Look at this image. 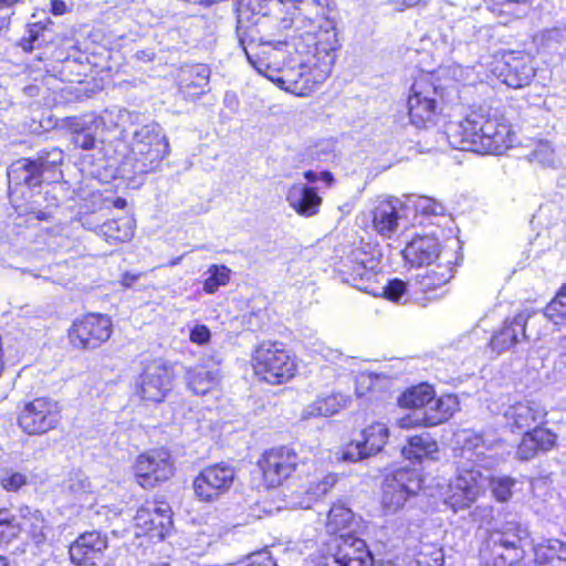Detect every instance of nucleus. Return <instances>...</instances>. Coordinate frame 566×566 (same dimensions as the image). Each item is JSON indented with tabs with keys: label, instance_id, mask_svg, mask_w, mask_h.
I'll list each match as a JSON object with an SVG mask.
<instances>
[{
	"label": "nucleus",
	"instance_id": "obj_54",
	"mask_svg": "<svg viewBox=\"0 0 566 566\" xmlns=\"http://www.w3.org/2000/svg\"><path fill=\"white\" fill-rule=\"evenodd\" d=\"M36 40H38V33H36V32H34V30H33V29H31V30L29 31V36H28V38H24V39L22 40V48H23L25 51H31V50L33 49L32 43H33L34 41H36Z\"/></svg>",
	"mask_w": 566,
	"mask_h": 566
},
{
	"label": "nucleus",
	"instance_id": "obj_64",
	"mask_svg": "<svg viewBox=\"0 0 566 566\" xmlns=\"http://www.w3.org/2000/svg\"><path fill=\"white\" fill-rule=\"evenodd\" d=\"M151 566H170L169 564H166V563H161V564H158V565H151Z\"/></svg>",
	"mask_w": 566,
	"mask_h": 566
},
{
	"label": "nucleus",
	"instance_id": "obj_20",
	"mask_svg": "<svg viewBox=\"0 0 566 566\" xmlns=\"http://www.w3.org/2000/svg\"><path fill=\"white\" fill-rule=\"evenodd\" d=\"M7 175L10 197H13L23 186L32 188L43 181V174L35 159L21 158L15 160L8 168Z\"/></svg>",
	"mask_w": 566,
	"mask_h": 566
},
{
	"label": "nucleus",
	"instance_id": "obj_43",
	"mask_svg": "<svg viewBox=\"0 0 566 566\" xmlns=\"http://www.w3.org/2000/svg\"><path fill=\"white\" fill-rule=\"evenodd\" d=\"M554 150L548 142L539 140L534 149L527 155L528 160L541 165H548L553 161Z\"/></svg>",
	"mask_w": 566,
	"mask_h": 566
},
{
	"label": "nucleus",
	"instance_id": "obj_27",
	"mask_svg": "<svg viewBox=\"0 0 566 566\" xmlns=\"http://www.w3.org/2000/svg\"><path fill=\"white\" fill-rule=\"evenodd\" d=\"M527 319V314L520 313L512 321H505L503 327L496 332L490 340L492 350L500 354L517 344L520 342V337L525 338V326Z\"/></svg>",
	"mask_w": 566,
	"mask_h": 566
},
{
	"label": "nucleus",
	"instance_id": "obj_40",
	"mask_svg": "<svg viewBox=\"0 0 566 566\" xmlns=\"http://www.w3.org/2000/svg\"><path fill=\"white\" fill-rule=\"evenodd\" d=\"M209 276L205 280L203 290L207 293H214L220 286L228 284L230 270L226 265L213 264L208 270Z\"/></svg>",
	"mask_w": 566,
	"mask_h": 566
},
{
	"label": "nucleus",
	"instance_id": "obj_35",
	"mask_svg": "<svg viewBox=\"0 0 566 566\" xmlns=\"http://www.w3.org/2000/svg\"><path fill=\"white\" fill-rule=\"evenodd\" d=\"M436 392L432 386L428 384H420L407 389L398 399L401 408L413 409L423 411L427 409L430 400H432Z\"/></svg>",
	"mask_w": 566,
	"mask_h": 566
},
{
	"label": "nucleus",
	"instance_id": "obj_10",
	"mask_svg": "<svg viewBox=\"0 0 566 566\" xmlns=\"http://www.w3.org/2000/svg\"><path fill=\"white\" fill-rule=\"evenodd\" d=\"M300 459L293 449L281 447L266 451L258 461L266 488L283 483L296 470Z\"/></svg>",
	"mask_w": 566,
	"mask_h": 566
},
{
	"label": "nucleus",
	"instance_id": "obj_16",
	"mask_svg": "<svg viewBox=\"0 0 566 566\" xmlns=\"http://www.w3.org/2000/svg\"><path fill=\"white\" fill-rule=\"evenodd\" d=\"M135 524L151 537L164 538L171 526V511L166 503H147L135 515Z\"/></svg>",
	"mask_w": 566,
	"mask_h": 566
},
{
	"label": "nucleus",
	"instance_id": "obj_31",
	"mask_svg": "<svg viewBox=\"0 0 566 566\" xmlns=\"http://www.w3.org/2000/svg\"><path fill=\"white\" fill-rule=\"evenodd\" d=\"M537 566H566V543L557 538L542 539L534 545Z\"/></svg>",
	"mask_w": 566,
	"mask_h": 566
},
{
	"label": "nucleus",
	"instance_id": "obj_6",
	"mask_svg": "<svg viewBox=\"0 0 566 566\" xmlns=\"http://www.w3.org/2000/svg\"><path fill=\"white\" fill-rule=\"evenodd\" d=\"M61 420L60 403L48 397L35 398L21 409L18 423L28 434H43L57 427Z\"/></svg>",
	"mask_w": 566,
	"mask_h": 566
},
{
	"label": "nucleus",
	"instance_id": "obj_53",
	"mask_svg": "<svg viewBox=\"0 0 566 566\" xmlns=\"http://www.w3.org/2000/svg\"><path fill=\"white\" fill-rule=\"evenodd\" d=\"M69 9V6L62 0L52 1V13L55 15L64 14Z\"/></svg>",
	"mask_w": 566,
	"mask_h": 566
},
{
	"label": "nucleus",
	"instance_id": "obj_15",
	"mask_svg": "<svg viewBox=\"0 0 566 566\" xmlns=\"http://www.w3.org/2000/svg\"><path fill=\"white\" fill-rule=\"evenodd\" d=\"M388 428L381 422H375L360 432V439L352 441L343 453L346 461L356 462L379 452L387 443Z\"/></svg>",
	"mask_w": 566,
	"mask_h": 566
},
{
	"label": "nucleus",
	"instance_id": "obj_28",
	"mask_svg": "<svg viewBox=\"0 0 566 566\" xmlns=\"http://www.w3.org/2000/svg\"><path fill=\"white\" fill-rule=\"evenodd\" d=\"M407 472L399 471L384 483L382 506L388 513H394L403 506L415 491L405 483Z\"/></svg>",
	"mask_w": 566,
	"mask_h": 566
},
{
	"label": "nucleus",
	"instance_id": "obj_32",
	"mask_svg": "<svg viewBox=\"0 0 566 566\" xmlns=\"http://www.w3.org/2000/svg\"><path fill=\"white\" fill-rule=\"evenodd\" d=\"M220 379L221 373L219 368L207 370L202 367H197L189 368L186 371L187 385L196 395H205L217 388Z\"/></svg>",
	"mask_w": 566,
	"mask_h": 566
},
{
	"label": "nucleus",
	"instance_id": "obj_8",
	"mask_svg": "<svg viewBox=\"0 0 566 566\" xmlns=\"http://www.w3.org/2000/svg\"><path fill=\"white\" fill-rule=\"evenodd\" d=\"M235 478V469L224 462L206 467L193 480L195 494L202 502L217 501L230 491Z\"/></svg>",
	"mask_w": 566,
	"mask_h": 566
},
{
	"label": "nucleus",
	"instance_id": "obj_11",
	"mask_svg": "<svg viewBox=\"0 0 566 566\" xmlns=\"http://www.w3.org/2000/svg\"><path fill=\"white\" fill-rule=\"evenodd\" d=\"M134 470L138 483L145 489H150L174 474V463L167 450L156 449L140 454Z\"/></svg>",
	"mask_w": 566,
	"mask_h": 566
},
{
	"label": "nucleus",
	"instance_id": "obj_1",
	"mask_svg": "<svg viewBox=\"0 0 566 566\" xmlns=\"http://www.w3.org/2000/svg\"><path fill=\"white\" fill-rule=\"evenodd\" d=\"M451 147L479 154L501 155L512 146L511 126L501 117L473 111L446 130Z\"/></svg>",
	"mask_w": 566,
	"mask_h": 566
},
{
	"label": "nucleus",
	"instance_id": "obj_61",
	"mask_svg": "<svg viewBox=\"0 0 566 566\" xmlns=\"http://www.w3.org/2000/svg\"><path fill=\"white\" fill-rule=\"evenodd\" d=\"M0 566H8V559L4 556H0Z\"/></svg>",
	"mask_w": 566,
	"mask_h": 566
},
{
	"label": "nucleus",
	"instance_id": "obj_59",
	"mask_svg": "<svg viewBox=\"0 0 566 566\" xmlns=\"http://www.w3.org/2000/svg\"><path fill=\"white\" fill-rule=\"evenodd\" d=\"M20 0H0V8L11 7Z\"/></svg>",
	"mask_w": 566,
	"mask_h": 566
},
{
	"label": "nucleus",
	"instance_id": "obj_45",
	"mask_svg": "<svg viewBox=\"0 0 566 566\" xmlns=\"http://www.w3.org/2000/svg\"><path fill=\"white\" fill-rule=\"evenodd\" d=\"M42 174L62 164L63 154L54 148L51 151L41 153L35 159Z\"/></svg>",
	"mask_w": 566,
	"mask_h": 566
},
{
	"label": "nucleus",
	"instance_id": "obj_60",
	"mask_svg": "<svg viewBox=\"0 0 566 566\" xmlns=\"http://www.w3.org/2000/svg\"><path fill=\"white\" fill-rule=\"evenodd\" d=\"M200 75H201V80L207 83V81L209 78V70L206 67H202Z\"/></svg>",
	"mask_w": 566,
	"mask_h": 566
},
{
	"label": "nucleus",
	"instance_id": "obj_63",
	"mask_svg": "<svg viewBox=\"0 0 566 566\" xmlns=\"http://www.w3.org/2000/svg\"><path fill=\"white\" fill-rule=\"evenodd\" d=\"M329 355H331L332 358L337 357L338 356V352L329 350Z\"/></svg>",
	"mask_w": 566,
	"mask_h": 566
},
{
	"label": "nucleus",
	"instance_id": "obj_57",
	"mask_svg": "<svg viewBox=\"0 0 566 566\" xmlns=\"http://www.w3.org/2000/svg\"><path fill=\"white\" fill-rule=\"evenodd\" d=\"M304 178L308 181V182H315L318 180V175L312 170H307L304 172Z\"/></svg>",
	"mask_w": 566,
	"mask_h": 566
},
{
	"label": "nucleus",
	"instance_id": "obj_58",
	"mask_svg": "<svg viewBox=\"0 0 566 566\" xmlns=\"http://www.w3.org/2000/svg\"><path fill=\"white\" fill-rule=\"evenodd\" d=\"M479 512L485 513V515L489 516L492 513V507H490V506H485V507L478 506L475 509V514H478Z\"/></svg>",
	"mask_w": 566,
	"mask_h": 566
},
{
	"label": "nucleus",
	"instance_id": "obj_44",
	"mask_svg": "<svg viewBox=\"0 0 566 566\" xmlns=\"http://www.w3.org/2000/svg\"><path fill=\"white\" fill-rule=\"evenodd\" d=\"M20 533V523L15 517H0V544L9 543Z\"/></svg>",
	"mask_w": 566,
	"mask_h": 566
},
{
	"label": "nucleus",
	"instance_id": "obj_50",
	"mask_svg": "<svg viewBox=\"0 0 566 566\" xmlns=\"http://www.w3.org/2000/svg\"><path fill=\"white\" fill-rule=\"evenodd\" d=\"M25 483L27 476L19 472L11 473L1 480V484L7 491H17Z\"/></svg>",
	"mask_w": 566,
	"mask_h": 566
},
{
	"label": "nucleus",
	"instance_id": "obj_33",
	"mask_svg": "<svg viewBox=\"0 0 566 566\" xmlns=\"http://www.w3.org/2000/svg\"><path fill=\"white\" fill-rule=\"evenodd\" d=\"M19 523L20 532L28 533L35 544L46 539V523L39 511H32L28 506L20 509Z\"/></svg>",
	"mask_w": 566,
	"mask_h": 566
},
{
	"label": "nucleus",
	"instance_id": "obj_39",
	"mask_svg": "<svg viewBox=\"0 0 566 566\" xmlns=\"http://www.w3.org/2000/svg\"><path fill=\"white\" fill-rule=\"evenodd\" d=\"M544 316L556 325L566 322V284L559 289L556 296L545 307Z\"/></svg>",
	"mask_w": 566,
	"mask_h": 566
},
{
	"label": "nucleus",
	"instance_id": "obj_17",
	"mask_svg": "<svg viewBox=\"0 0 566 566\" xmlns=\"http://www.w3.org/2000/svg\"><path fill=\"white\" fill-rule=\"evenodd\" d=\"M546 416L545 408L533 400L516 401L506 407L503 412L505 426L512 431L530 430L544 421Z\"/></svg>",
	"mask_w": 566,
	"mask_h": 566
},
{
	"label": "nucleus",
	"instance_id": "obj_34",
	"mask_svg": "<svg viewBox=\"0 0 566 566\" xmlns=\"http://www.w3.org/2000/svg\"><path fill=\"white\" fill-rule=\"evenodd\" d=\"M455 407V397L449 395L436 398V396H433L427 409L423 410L427 416V423L433 427L447 421L453 415Z\"/></svg>",
	"mask_w": 566,
	"mask_h": 566
},
{
	"label": "nucleus",
	"instance_id": "obj_25",
	"mask_svg": "<svg viewBox=\"0 0 566 566\" xmlns=\"http://www.w3.org/2000/svg\"><path fill=\"white\" fill-rule=\"evenodd\" d=\"M286 201L297 214L308 218L319 212L323 200L315 188L294 184L286 192Z\"/></svg>",
	"mask_w": 566,
	"mask_h": 566
},
{
	"label": "nucleus",
	"instance_id": "obj_22",
	"mask_svg": "<svg viewBox=\"0 0 566 566\" xmlns=\"http://www.w3.org/2000/svg\"><path fill=\"white\" fill-rule=\"evenodd\" d=\"M94 216L83 218V226L103 235L109 243L125 242L134 235V222L129 217L113 219L98 224Z\"/></svg>",
	"mask_w": 566,
	"mask_h": 566
},
{
	"label": "nucleus",
	"instance_id": "obj_36",
	"mask_svg": "<svg viewBox=\"0 0 566 566\" xmlns=\"http://www.w3.org/2000/svg\"><path fill=\"white\" fill-rule=\"evenodd\" d=\"M438 450V443L429 433H423L410 437L408 444L402 448V454L407 459L421 460L426 457H432Z\"/></svg>",
	"mask_w": 566,
	"mask_h": 566
},
{
	"label": "nucleus",
	"instance_id": "obj_37",
	"mask_svg": "<svg viewBox=\"0 0 566 566\" xmlns=\"http://www.w3.org/2000/svg\"><path fill=\"white\" fill-rule=\"evenodd\" d=\"M354 523V513L350 509L340 503H335L327 514L326 530L328 533L336 534L345 530H350Z\"/></svg>",
	"mask_w": 566,
	"mask_h": 566
},
{
	"label": "nucleus",
	"instance_id": "obj_3",
	"mask_svg": "<svg viewBox=\"0 0 566 566\" xmlns=\"http://www.w3.org/2000/svg\"><path fill=\"white\" fill-rule=\"evenodd\" d=\"M170 153L168 138L157 123L138 128L130 143V151L124 163L128 171L144 175L156 171Z\"/></svg>",
	"mask_w": 566,
	"mask_h": 566
},
{
	"label": "nucleus",
	"instance_id": "obj_21",
	"mask_svg": "<svg viewBox=\"0 0 566 566\" xmlns=\"http://www.w3.org/2000/svg\"><path fill=\"white\" fill-rule=\"evenodd\" d=\"M503 83L513 88L524 87L534 76L531 59L523 53L510 52L504 56V67L501 72Z\"/></svg>",
	"mask_w": 566,
	"mask_h": 566
},
{
	"label": "nucleus",
	"instance_id": "obj_62",
	"mask_svg": "<svg viewBox=\"0 0 566 566\" xmlns=\"http://www.w3.org/2000/svg\"><path fill=\"white\" fill-rule=\"evenodd\" d=\"M36 219H39V220H44V219H46V213H45V212H42V211L38 212V214H36Z\"/></svg>",
	"mask_w": 566,
	"mask_h": 566
},
{
	"label": "nucleus",
	"instance_id": "obj_41",
	"mask_svg": "<svg viewBox=\"0 0 566 566\" xmlns=\"http://www.w3.org/2000/svg\"><path fill=\"white\" fill-rule=\"evenodd\" d=\"M72 142L83 150H91L96 147L97 139L92 127L75 124L72 128Z\"/></svg>",
	"mask_w": 566,
	"mask_h": 566
},
{
	"label": "nucleus",
	"instance_id": "obj_29",
	"mask_svg": "<svg viewBox=\"0 0 566 566\" xmlns=\"http://www.w3.org/2000/svg\"><path fill=\"white\" fill-rule=\"evenodd\" d=\"M556 436L546 429L535 428L526 431L517 448V457L521 460H530L537 455L541 451H547L553 448Z\"/></svg>",
	"mask_w": 566,
	"mask_h": 566
},
{
	"label": "nucleus",
	"instance_id": "obj_38",
	"mask_svg": "<svg viewBox=\"0 0 566 566\" xmlns=\"http://www.w3.org/2000/svg\"><path fill=\"white\" fill-rule=\"evenodd\" d=\"M451 277L452 268L439 264L419 275L418 282L423 291H430L447 284Z\"/></svg>",
	"mask_w": 566,
	"mask_h": 566
},
{
	"label": "nucleus",
	"instance_id": "obj_46",
	"mask_svg": "<svg viewBox=\"0 0 566 566\" xmlns=\"http://www.w3.org/2000/svg\"><path fill=\"white\" fill-rule=\"evenodd\" d=\"M398 426L402 429H411L417 427H430L427 423V416L423 411L413 410L397 420Z\"/></svg>",
	"mask_w": 566,
	"mask_h": 566
},
{
	"label": "nucleus",
	"instance_id": "obj_30",
	"mask_svg": "<svg viewBox=\"0 0 566 566\" xmlns=\"http://www.w3.org/2000/svg\"><path fill=\"white\" fill-rule=\"evenodd\" d=\"M350 402V397L340 392H333L325 397H317L315 401L303 409L302 419L331 417L349 407Z\"/></svg>",
	"mask_w": 566,
	"mask_h": 566
},
{
	"label": "nucleus",
	"instance_id": "obj_49",
	"mask_svg": "<svg viewBox=\"0 0 566 566\" xmlns=\"http://www.w3.org/2000/svg\"><path fill=\"white\" fill-rule=\"evenodd\" d=\"M211 338L210 329L202 324L195 325L189 334V339L198 345H206Z\"/></svg>",
	"mask_w": 566,
	"mask_h": 566
},
{
	"label": "nucleus",
	"instance_id": "obj_55",
	"mask_svg": "<svg viewBox=\"0 0 566 566\" xmlns=\"http://www.w3.org/2000/svg\"><path fill=\"white\" fill-rule=\"evenodd\" d=\"M140 276V273L132 274L126 272L122 276V283L125 287H130L135 281H137Z\"/></svg>",
	"mask_w": 566,
	"mask_h": 566
},
{
	"label": "nucleus",
	"instance_id": "obj_18",
	"mask_svg": "<svg viewBox=\"0 0 566 566\" xmlns=\"http://www.w3.org/2000/svg\"><path fill=\"white\" fill-rule=\"evenodd\" d=\"M402 203L397 198L380 199L370 211L373 230L384 237L391 238L400 227Z\"/></svg>",
	"mask_w": 566,
	"mask_h": 566
},
{
	"label": "nucleus",
	"instance_id": "obj_24",
	"mask_svg": "<svg viewBox=\"0 0 566 566\" xmlns=\"http://www.w3.org/2000/svg\"><path fill=\"white\" fill-rule=\"evenodd\" d=\"M454 443L461 449L460 457L468 461L474 462V464H465L460 462L458 468L465 465L467 468L484 467L485 453H484V439L481 434L470 429H461L454 433ZM459 472V469H457Z\"/></svg>",
	"mask_w": 566,
	"mask_h": 566
},
{
	"label": "nucleus",
	"instance_id": "obj_47",
	"mask_svg": "<svg viewBox=\"0 0 566 566\" xmlns=\"http://www.w3.org/2000/svg\"><path fill=\"white\" fill-rule=\"evenodd\" d=\"M67 489L76 494L87 493L91 491L92 485L88 478L82 472L71 474L67 481Z\"/></svg>",
	"mask_w": 566,
	"mask_h": 566
},
{
	"label": "nucleus",
	"instance_id": "obj_9",
	"mask_svg": "<svg viewBox=\"0 0 566 566\" xmlns=\"http://www.w3.org/2000/svg\"><path fill=\"white\" fill-rule=\"evenodd\" d=\"M112 321L108 316L88 314L73 323L70 329V340L74 347L94 349L109 339Z\"/></svg>",
	"mask_w": 566,
	"mask_h": 566
},
{
	"label": "nucleus",
	"instance_id": "obj_42",
	"mask_svg": "<svg viewBox=\"0 0 566 566\" xmlns=\"http://www.w3.org/2000/svg\"><path fill=\"white\" fill-rule=\"evenodd\" d=\"M413 206L417 212L424 216H442L446 210L442 203L429 197H418Z\"/></svg>",
	"mask_w": 566,
	"mask_h": 566
},
{
	"label": "nucleus",
	"instance_id": "obj_48",
	"mask_svg": "<svg viewBox=\"0 0 566 566\" xmlns=\"http://www.w3.org/2000/svg\"><path fill=\"white\" fill-rule=\"evenodd\" d=\"M382 295L392 301L399 302L402 295L406 293V283L401 280L395 279L389 281L385 286L381 287Z\"/></svg>",
	"mask_w": 566,
	"mask_h": 566
},
{
	"label": "nucleus",
	"instance_id": "obj_23",
	"mask_svg": "<svg viewBox=\"0 0 566 566\" xmlns=\"http://www.w3.org/2000/svg\"><path fill=\"white\" fill-rule=\"evenodd\" d=\"M335 473H321L314 476L304 488L294 492V505L300 509H311L322 500L337 483Z\"/></svg>",
	"mask_w": 566,
	"mask_h": 566
},
{
	"label": "nucleus",
	"instance_id": "obj_13",
	"mask_svg": "<svg viewBox=\"0 0 566 566\" xmlns=\"http://www.w3.org/2000/svg\"><path fill=\"white\" fill-rule=\"evenodd\" d=\"M438 91L430 83L418 81L412 85L408 99L409 117L412 125L424 127L433 120L437 112Z\"/></svg>",
	"mask_w": 566,
	"mask_h": 566
},
{
	"label": "nucleus",
	"instance_id": "obj_7",
	"mask_svg": "<svg viewBox=\"0 0 566 566\" xmlns=\"http://www.w3.org/2000/svg\"><path fill=\"white\" fill-rule=\"evenodd\" d=\"M172 366L157 358L147 363L139 376L137 392L148 402H161L172 388Z\"/></svg>",
	"mask_w": 566,
	"mask_h": 566
},
{
	"label": "nucleus",
	"instance_id": "obj_19",
	"mask_svg": "<svg viewBox=\"0 0 566 566\" xmlns=\"http://www.w3.org/2000/svg\"><path fill=\"white\" fill-rule=\"evenodd\" d=\"M107 547L106 537L98 532L82 534L71 546L70 557L77 565H95L102 559L103 552Z\"/></svg>",
	"mask_w": 566,
	"mask_h": 566
},
{
	"label": "nucleus",
	"instance_id": "obj_4",
	"mask_svg": "<svg viewBox=\"0 0 566 566\" xmlns=\"http://www.w3.org/2000/svg\"><path fill=\"white\" fill-rule=\"evenodd\" d=\"M526 530L515 522H506L489 532L480 548V557L486 566H512L523 556L522 541Z\"/></svg>",
	"mask_w": 566,
	"mask_h": 566
},
{
	"label": "nucleus",
	"instance_id": "obj_2",
	"mask_svg": "<svg viewBox=\"0 0 566 566\" xmlns=\"http://www.w3.org/2000/svg\"><path fill=\"white\" fill-rule=\"evenodd\" d=\"M514 484L515 480L509 476H490L479 468L462 465L453 481L454 493L450 496V504L454 511L470 506L486 485L497 501L506 502L512 496Z\"/></svg>",
	"mask_w": 566,
	"mask_h": 566
},
{
	"label": "nucleus",
	"instance_id": "obj_52",
	"mask_svg": "<svg viewBox=\"0 0 566 566\" xmlns=\"http://www.w3.org/2000/svg\"><path fill=\"white\" fill-rule=\"evenodd\" d=\"M397 11H403L407 8L416 7L420 3H426V0H392Z\"/></svg>",
	"mask_w": 566,
	"mask_h": 566
},
{
	"label": "nucleus",
	"instance_id": "obj_5",
	"mask_svg": "<svg viewBox=\"0 0 566 566\" xmlns=\"http://www.w3.org/2000/svg\"><path fill=\"white\" fill-rule=\"evenodd\" d=\"M252 366L256 376L272 385L289 381L296 371L294 358L276 342L261 343L252 356Z\"/></svg>",
	"mask_w": 566,
	"mask_h": 566
},
{
	"label": "nucleus",
	"instance_id": "obj_12",
	"mask_svg": "<svg viewBox=\"0 0 566 566\" xmlns=\"http://www.w3.org/2000/svg\"><path fill=\"white\" fill-rule=\"evenodd\" d=\"M377 265L378 261L366 252L354 251L344 264V281L350 283L359 291L376 294L377 291L374 284L377 276Z\"/></svg>",
	"mask_w": 566,
	"mask_h": 566
},
{
	"label": "nucleus",
	"instance_id": "obj_56",
	"mask_svg": "<svg viewBox=\"0 0 566 566\" xmlns=\"http://www.w3.org/2000/svg\"><path fill=\"white\" fill-rule=\"evenodd\" d=\"M318 179H322L323 181H325L327 184V186H332L334 182V177H333L332 172H329V171L321 172V175L318 176Z\"/></svg>",
	"mask_w": 566,
	"mask_h": 566
},
{
	"label": "nucleus",
	"instance_id": "obj_14",
	"mask_svg": "<svg viewBox=\"0 0 566 566\" xmlns=\"http://www.w3.org/2000/svg\"><path fill=\"white\" fill-rule=\"evenodd\" d=\"M332 558L325 566H373L374 563L365 541L349 534L334 539Z\"/></svg>",
	"mask_w": 566,
	"mask_h": 566
},
{
	"label": "nucleus",
	"instance_id": "obj_26",
	"mask_svg": "<svg viewBox=\"0 0 566 566\" xmlns=\"http://www.w3.org/2000/svg\"><path fill=\"white\" fill-rule=\"evenodd\" d=\"M441 245L434 237H418L407 244L403 249V258L412 265H430L439 256Z\"/></svg>",
	"mask_w": 566,
	"mask_h": 566
},
{
	"label": "nucleus",
	"instance_id": "obj_51",
	"mask_svg": "<svg viewBox=\"0 0 566 566\" xmlns=\"http://www.w3.org/2000/svg\"><path fill=\"white\" fill-rule=\"evenodd\" d=\"M413 566H442V554L440 551H436L432 556L419 553Z\"/></svg>",
	"mask_w": 566,
	"mask_h": 566
}]
</instances>
